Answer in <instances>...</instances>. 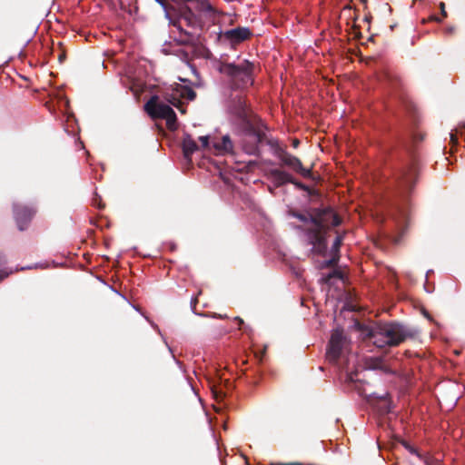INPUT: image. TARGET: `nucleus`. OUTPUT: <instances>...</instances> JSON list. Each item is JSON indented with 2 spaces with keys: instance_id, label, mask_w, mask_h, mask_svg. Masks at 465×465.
<instances>
[{
  "instance_id": "dca6fc26",
  "label": "nucleus",
  "mask_w": 465,
  "mask_h": 465,
  "mask_svg": "<svg viewBox=\"0 0 465 465\" xmlns=\"http://www.w3.org/2000/svg\"><path fill=\"white\" fill-rule=\"evenodd\" d=\"M440 12H441V15L443 17H446L447 16V12L445 10V4L444 3H440Z\"/></svg>"
},
{
  "instance_id": "5701e85b",
  "label": "nucleus",
  "mask_w": 465,
  "mask_h": 465,
  "mask_svg": "<svg viewBox=\"0 0 465 465\" xmlns=\"http://www.w3.org/2000/svg\"><path fill=\"white\" fill-rule=\"evenodd\" d=\"M166 17L170 19L169 12L168 11H166Z\"/></svg>"
},
{
  "instance_id": "f257e3e1",
  "label": "nucleus",
  "mask_w": 465,
  "mask_h": 465,
  "mask_svg": "<svg viewBox=\"0 0 465 465\" xmlns=\"http://www.w3.org/2000/svg\"><path fill=\"white\" fill-rule=\"evenodd\" d=\"M368 336L377 347L383 348L399 345L405 340L407 333L398 323H383L371 330Z\"/></svg>"
},
{
  "instance_id": "20e7f679",
  "label": "nucleus",
  "mask_w": 465,
  "mask_h": 465,
  "mask_svg": "<svg viewBox=\"0 0 465 465\" xmlns=\"http://www.w3.org/2000/svg\"><path fill=\"white\" fill-rule=\"evenodd\" d=\"M222 71L232 77L234 84L238 88H243L252 84V64L248 62H244L240 66L226 64Z\"/></svg>"
},
{
  "instance_id": "f3484780",
  "label": "nucleus",
  "mask_w": 465,
  "mask_h": 465,
  "mask_svg": "<svg viewBox=\"0 0 465 465\" xmlns=\"http://www.w3.org/2000/svg\"><path fill=\"white\" fill-rule=\"evenodd\" d=\"M337 262V258H333L324 262V266H331Z\"/></svg>"
},
{
  "instance_id": "423d86ee",
  "label": "nucleus",
  "mask_w": 465,
  "mask_h": 465,
  "mask_svg": "<svg viewBox=\"0 0 465 465\" xmlns=\"http://www.w3.org/2000/svg\"><path fill=\"white\" fill-rule=\"evenodd\" d=\"M344 343L342 331L341 330H334L331 333L329 346L326 352V357L330 361H335L341 351Z\"/></svg>"
},
{
  "instance_id": "9d476101",
  "label": "nucleus",
  "mask_w": 465,
  "mask_h": 465,
  "mask_svg": "<svg viewBox=\"0 0 465 465\" xmlns=\"http://www.w3.org/2000/svg\"><path fill=\"white\" fill-rule=\"evenodd\" d=\"M198 149L195 141L191 135H185L183 140V150L184 156L190 158V156Z\"/></svg>"
},
{
  "instance_id": "9b49d317",
  "label": "nucleus",
  "mask_w": 465,
  "mask_h": 465,
  "mask_svg": "<svg viewBox=\"0 0 465 465\" xmlns=\"http://www.w3.org/2000/svg\"><path fill=\"white\" fill-rule=\"evenodd\" d=\"M271 179L277 185L291 182V176L284 172L275 170L271 173Z\"/></svg>"
},
{
  "instance_id": "412c9836",
  "label": "nucleus",
  "mask_w": 465,
  "mask_h": 465,
  "mask_svg": "<svg viewBox=\"0 0 465 465\" xmlns=\"http://www.w3.org/2000/svg\"><path fill=\"white\" fill-rule=\"evenodd\" d=\"M333 275H335V276H339V277H340V275H339V273H338V272H333L332 274H330V275L328 276V279H325V281L327 282V281H328L331 276H333Z\"/></svg>"
},
{
  "instance_id": "f03ea898",
  "label": "nucleus",
  "mask_w": 465,
  "mask_h": 465,
  "mask_svg": "<svg viewBox=\"0 0 465 465\" xmlns=\"http://www.w3.org/2000/svg\"><path fill=\"white\" fill-rule=\"evenodd\" d=\"M323 222L325 224H320L314 220L310 222L312 225L310 230H312V232H310L309 235L311 243L313 245V251L316 252H322L325 250L326 244L322 232L323 227L328 225L337 226L341 223L340 218L331 210L324 213Z\"/></svg>"
},
{
  "instance_id": "4468645a",
  "label": "nucleus",
  "mask_w": 465,
  "mask_h": 465,
  "mask_svg": "<svg viewBox=\"0 0 465 465\" xmlns=\"http://www.w3.org/2000/svg\"><path fill=\"white\" fill-rule=\"evenodd\" d=\"M200 142H201V144H202V147L203 148H207L208 145H209V136H201L199 138Z\"/></svg>"
},
{
  "instance_id": "aec40b11",
  "label": "nucleus",
  "mask_w": 465,
  "mask_h": 465,
  "mask_svg": "<svg viewBox=\"0 0 465 465\" xmlns=\"http://www.w3.org/2000/svg\"><path fill=\"white\" fill-rule=\"evenodd\" d=\"M273 465H301L300 463H277Z\"/></svg>"
},
{
  "instance_id": "6e6552de",
  "label": "nucleus",
  "mask_w": 465,
  "mask_h": 465,
  "mask_svg": "<svg viewBox=\"0 0 465 465\" xmlns=\"http://www.w3.org/2000/svg\"><path fill=\"white\" fill-rule=\"evenodd\" d=\"M282 162L292 167L296 172L300 173L303 176H309L310 175V170L306 169L302 166V162L296 158L295 156H292L291 154H285L282 157Z\"/></svg>"
},
{
  "instance_id": "39448f33",
  "label": "nucleus",
  "mask_w": 465,
  "mask_h": 465,
  "mask_svg": "<svg viewBox=\"0 0 465 465\" xmlns=\"http://www.w3.org/2000/svg\"><path fill=\"white\" fill-rule=\"evenodd\" d=\"M164 97L167 102L178 108L181 113L184 114L185 110L183 107L181 99L193 101L195 98V93L188 86L176 84L172 88L170 93L165 94Z\"/></svg>"
},
{
  "instance_id": "2eb2a0df",
  "label": "nucleus",
  "mask_w": 465,
  "mask_h": 465,
  "mask_svg": "<svg viewBox=\"0 0 465 465\" xmlns=\"http://www.w3.org/2000/svg\"><path fill=\"white\" fill-rule=\"evenodd\" d=\"M450 143L454 145V144H457L458 143V137H457V134H454V133H450Z\"/></svg>"
},
{
  "instance_id": "f8f14e48",
  "label": "nucleus",
  "mask_w": 465,
  "mask_h": 465,
  "mask_svg": "<svg viewBox=\"0 0 465 465\" xmlns=\"http://www.w3.org/2000/svg\"><path fill=\"white\" fill-rule=\"evenodd\" d=\"M15 213L19 229L24 230V226L21 224V221L24 217L26 221L29 220L33 215L32 210L27 208L15 209Z\"/></svg>"
},
{
  "instance_id": "6ab92c4d",
  "label": "nucleus",
  "mask_w": 465,
  "mask_h": 465,
  "mask_svg": "<svg viewBox=\"0 0 465 465\" xmlns=\"http://www.w3.org/2000/svg\"><path fill=\"white\" fill-rule=\"evenodd\" d=\"M8 273L7 272H0V281H2L3 279H5V277H7Z\"/></svg>"
},
{
  "instance_id": "a211bd4d",
  "label": "nucleus",
  "mask_w": 465,
  "mask_h": 465,
  "mask_svg": "<svg viewBox=\"0 0 465 465\" xmlns=\"http://www.w3.org/2000/svg\"><path fill=\"white\" fill-rule=\"evenodd\" d=\"M429 19H430V21H435V22H439V23H440V22H441V19H440V18H439V17H438V16H436V15H431V16H430V18H429Z\"/></svg>"
},
{
  "instance_id": "1a4fd4ad",
  "label": "nucleus",
  "mask_w": 465,
  "mask_h": 465,
  "mask_svg": "<svg viewBox=\"0 0 465 465\" xmlns=\"http://www.w3.org/2000/svg\"><path fill=\"white\" fill-rule=\"evenodd\" d=\"M213 148L218 154H223L232 151V143L229 136H223L221 141L213 143Z\"/></svg>"
},
{
  "instance_id": "4be33fe9",
  "label": "nucleus",
  "mask_w": 465,
  "mask_h": 465,
  "mask_svg": "<svg viewBox=\"0 0 465 465\" xmlns=\"http://www.w3.org/2000/svg\"><path fill=\"white\" fill-rule=\"evenodd\" d=\"M298 143H299V142H298V141H294V142H293V146H294V147H297Z\"/></svg>"
},
{
  "instance_id": "0eeeda50",
  "label": "nucleus",
  "mask_w": 465,
  "mask_h": 465,
  "mask_svg": "<svg viewBox=\"0 0 465 465\" xmlns=\"http://www.w3.org/2000/svg\"><path fill=\"white\" fill-rule=\"evenodd\" d=\"M224 36L232 44H238L247 40L251 36V31L247 27H238L226 31Z\"/></svg>"
},
{
  "instance_id": "ddd939ff",
  "label": "nucleus",
  "mask_w": 465,
  "mask_h": 465,
  "mask_svg": "<svg viewBox=\"0 0 465 465\" xmlns=\"http://www.w3.org/2000/svg\"><path fill=\"white\" fill-rule=\"evenodd\" d=\"M341 244V236H337L333 244H332V250L331 252H334V254L336 255L339 249H340V246Z\"/></svg>"
},
{
  "instance_id": "7ed1b4c3",
  "label": "nucleus",
  "mask_w": 465,
  "mask_h": 465,
  "mask_svg": "<svg viewBox=\"0 0 465 465\" xmlns=\"http://www.w3.org/2000/svg\"><path fill=\"white\" fill-rule=\"evenodd\" d=\"M146 113L153 119L161 118L166 121L167 128L177 129L176 114L167 104L158 102L157 96H153L144 105Z\"/></svg>"
}]
</instances>
